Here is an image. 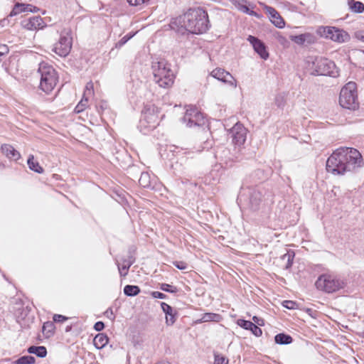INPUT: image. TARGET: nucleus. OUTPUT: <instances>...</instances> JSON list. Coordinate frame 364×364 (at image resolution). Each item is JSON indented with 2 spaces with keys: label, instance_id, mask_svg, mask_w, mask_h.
<instances>
[{
  "label": "nucleus",
  "instance_id": "a211bd4d",
  "mask_svg": "<svg viewBox=\"0 0 364 364\" xmlns=\"http://www.w3.org/2000/svg\"><path fill=\"white\" fill-rule=\"evenodd\" d=\"M39 11V9L32 4H22V3H16L12 11L10 13V16H16L21 13H28L32 12L35 13Z\"/></svg>",
  "mask_w": 364,
  "mask_h": 364
},
{
  "label": "nucleus",
  "instance_id": "dca6fc26",
  "mask_svg": "<svg viewBox=\"0 0 364 364\" xmlns=\"http://www.w3.org/2000/svg\"><path fill=\"white\" fill-rule=\"evenodd\" d=\"M247 41L261 58L267 60L269 58V53L267 50L266 46L261 40L253 36H249Z\"/></svg>",
  "mask_w": 364,
  "mask_h": 364
},
{
  "label": "nucleus",
  "instance_id": "20e7f679",
  "mask_svg": "<svg viewBox=\"0 0 364 364\" xmlns=\"http://www.w3.org/2000/svg\"><path fill=\"white\" fill-rule=\"evenodd\" d=\"M309 68L314 75H328L337 77L338 70L333 61L323 57H310L308 60Z\"/></svg>",
  "mask_w": 364,
  "mask_h": 364
},
{
  "label": "nucleus",
  "instance_id": "de8ad7c7",
  "mask_svg": "<svg viewBox=\"0 0 364 364\" xmlns=\"http://www.w3.org/2000/svg\"><path fill=\"white\" fill-rule=\"evenodd\" d=\"M9 48L6 45L0 44V62L1 61L2 57H4L9 53Z\"/></svg>",
  "mask_w": 364,
  "mask_h": 364
},
{
  "label": "nucleus",
  "instance_id": "ea45409f",
  "mask_svg": "<svg viewBox=\"0 0 364 364\" xmlns=\"http://www.w3.org/2000/svg\"><path fill=\"white\" fill-rule=\"evenodd\" d=\"M290 39L299 46H305L304 33L297 36H290Z\"/></svg>",
  "mask_w": 364,
  "mask_h": 364
},
{
  "label": "nucleus",
  "instance_id": "a878e982",
  "mask_svg": "<svg viewBox=\"0 0 364 364\" xmlns=\"http://www.w3.org/2000/svg\"><path fill=\"white\" fill-rule=\"evenodd\" d=\"M134 258L132 256H129L128 259H124V264L120 267L118 265L119 272L121 277H125L128 274L129 267L134 264Z\"/></svg>",
  "mask_w": 364,
  "mask_h": 364
},
{
  "label": "nucleus",
  "instance_id": "6e6552de",
  "mask_svg": "<svg viewBox=\"0 0 364 364\" xmlns=\"http://www.w3.org/2000/svg\"><path fill=\"white\" fill-rule=\"evenodd\" d=\"M315 285L319 290L333 293L345 287V282L335 275L323 274L318 277Z\"/></svg>",
  "mask_w": 364,
  "mask_h": 364
},
{
  "label": "nucleus",
  "instance_id": "4468645a",
  "mask_svg": "<svg viewBox=\"0 0 364 364\" xmlns=\"http://www.w3.org/2000/svg\"><path fill=\"white\" fill-rule=\"evenodd\" d=\"M22 26L30 31H36L43 28L46 24L40 16H32L21 21Z\"/></svg>",
  "mask_w": 364,
  "mask_h": 364
},
{
  "label": "nucleus",
  "instance_id": "9b49d317",
  "mask_svg": "<svg viewBox=\"0 0 364 364\" xmlns=\"http://www.w3.org/2000/svg\"><path fill=\"white\" fill-rule=\"evenodd\" d=\"M72 48V37L69 31L61 33L59 41L53 46L52 50L60 57L69 54Z\"/></svg>",
  "mask_w": 364,
  "mask_h": 364
},
{
  "label": "nucleus",
  "instance_id": "2eb2a0df",
  "mask_svg": "<svg viewBox=\"0 0 364 364\" xmlns=\"http://www.w3.org/2000/svg\"><path fill=\"white\" fill-rule=\"evenodd\" d=\"M94 94V85L90 81L86 84L85 89L83 92L82 98L75 108V112L80 113L85 109L87 106L88 99Z\"/></svg>",
  "mask_w": 364,
  "mask_h": 364
},
{
  "label": "nucleus",
  "instance_id": "09e8293b",
  "mask_svg": "<svg viewBox=\"0 0 364 364\" xmlns=\"http://www.w3.org/2000/svg\"><path fill=\"white\" fill-rule=\"evenodd\" d=\"M151 294L152 297H154L155 299H164L166 298V295L160 291H152Z\"/></svg>",
  "mask_w": 364,
  "mask_h": 364
},
{
  "label": "nucleus",
  "instance_id": "e433bc0d",
  "mask_svg": "<svg viewBox=\"0 0 364 364\" xmlns=\"http://www.w3.org/2000/svg\"><path fill=\"white\" fill-rule=\"evenodd\" d=\"M304 38L306 46L314 44L317 41V37L314 34L311 33H304Z\"/></svg>",
  "mask_w": 364,
  "mask_h": 364
},
{
  "label": "nucleus",
  "instance_id": "393cba45",
  "mask_svg": "<svg viewBox=\"0 0 364 364\" xmlns=\"http://www.w3.org/2000/svg\"><path fill=\"white\" fill-rule=\"evenodd\" d=\"M109 338L105 333H98L93 339V344L97 349L103 348L108 343Z\"/></svg>",
  "mask_w": 364,
  "mask_h": 364
},
{
  "label": "nucleus",
  "instance_id": "c9c22d12",
  "mask_svg": "<svg viewBox=\"0 0 364 364\" xmlns=\"http://www.w3.org/2000/svg\"><path fill=\"white\" fill-rule=\"evenodd\" d=\"M54 325L52 322L44 323L43 326V332L47 337H50L53 334Z\"/></svg>",
  "mask_w": 364,
  "mask_h": 364
},
{
  "label": "nucleus",
  "instance_id": "f3484780",
  "mask_svg": "<svg viewBox=\"0 0 364 364\" xmlns=\"http://www.w3.org/2000/svg\"><path fill=\"white\" fill-rule=\"evenodd\" d=\"M264 10L268 14L271 22L277 28H282L285 22L279 12L273 7L264 4Z\"/></svg>",
  "mask_w": 364,
  "mask_h": 364
},
{
  "label": "nucleus",
  "instance_id": "5fc2aeb1",
  "mask_svg": "<svg viewBox=\"0 0 364 364\" xmlns=\"http://www.w3.org/2000/svg\"><path fill=\"white\" fill-rule=\"evenodd\" d=\"M71 328H72V326H68L66 327V328H65V331H66V332H68V331H70L71 330Z\"/></svg>",
  "mask_w": 364,
  "mask_h": 364
},
{
  "label": "nucleus",
  "instance_id": "b1692460",
  "mask_svg": "<svg viewBox=\"0 0 364 364\" xmlns=\"http://www.w3.org/2000/svg\"><path fill=\"white\" fill-rule=\"evenodd\" d=\"M333 32H334V35L331 36L330 39L333 41L343 43L349 38L348 34L343 30L336 28L335 30H333Z\"/></svg>",
  "mask_w": 364,
  "mask_h": 364
},
{
  "label": "nucleus",
  "instance_id": "1a4fd4ad",
  "mask_svg": "<svg viewBox=\"0 0 364 364\" xmlns=\"http://www.w3.org/2000/svg\"><path fill=\"white\" fill-rule=\"evenodd\" d=\"M263 197V192L260 187H248L243 188L240 192L238 199L240 200L248 199L249 208L252 210H257L259 208Z\"/></svg>",
  "mask_w": 364,
  "mask_h": 364
},
{
  "label": "nucleus",
  "instance_id": "4c0bfd02",
  "mask_svg": "<svg viewBox=\"0 0 364 364\" xmlns=\"http://www.w3.org/2000/svg\"><path fill=\"white\" fill-rule=\"evenodd\" d=\"M160 289L172 294L177 293L178 291V289L176 287L166 283L160 284Z\"/></svg>",
  "mask_w": 364,
  "mask_h": 364
},
{
  "label": "nucleus",
  "instance_id": "9d476101",
  "mask_svg": "<svg viewBox=\"0 0 364 364\" xmlns=\"http://www.w3.org/2000/svg\"><path fill=\"white\" fill-rule=\"evenodd\" d=\"M188 127H202L205 124L203 114L193 105H188L182 119Z\"/></svg>",
  "mask_w": 364,
  "mask_h": 364
},
{
  "label": "nucleus",
  "instance_id": "a18cd8bd",
  "mask_svg": "<svg viewBox=\"0 0 364 364\" xmlns=\"http://www.w3.org/2000/svg\"><path fill=\"white\" fill-rule=\"evenodd\" d=\"M173 264L180 270H184L187 268V264L183 261H175Z\"/></svg>",
  "mask_w": 364,
  "mask_h": 364
},
{
  "label": "nucleus",
  "instance_id": "39448f33",
  "mask_svg": "<svg viewBox=\"0 0 364 364\" xmlns=\"http://www.w3.org/2000/svg\"><path fill=\"white\" fill-rule=\"evenodd\" d=\"M38 73L41 75L40 89L49 94L51 92L58 82V75L55 68L46 63L39 64Z\"/></svg>",
  "mask_w": 364,
  "mask_h": 364
},
{
  "label": "nucleus",
  "instance_id": "7ed1b4c3",
  "mask_svg": "<svg viewBox=\"0 0 364 364\" xmlns=\"http://www.w3.org/2000/svg\"><path fill=\"white\" fill-rule=\"evenodd\" d=\"M151 70L154 81L161 87L168 88L174 81V74L171 65L164 59L152 62Z\"/></svg>",
  "mask_w": 364,
  "mask_h": 364
},
{
  "label": "nucleus",
  "instance_id": "f8f14e48",
  "mask_svg": "<svg viewBox=\"0 0 364 364\" xmlns=\"http://www.w3.org/2000/svg\"><path fill=\"white\" fill-rule=\"evenodd\" d=\"M232 143L237 146L243 144L246 140L247 130L240 123H236L230 129Z\"/></svg>",
  "mask_w": 364,
  "mask_h": 364
},
{
  "label": "nucleus",
  "instance_id": "5701e85b",
  "mask_svg": "<svg viewBox=\"0 0 364 364\" xmlns=\"http://www.w3.org/2000/svg\"><path fill=\"white\" fill-rule=\"evenodd\" d=\"M294 257V252L293 251H287L280 257L279 260L283 263L282 265L284 269H288L291 267Z\"/></svg>",
  "mask_w": 364,
  "mask_h": 364
},
{
  "label": "nucleus",
  "instance_id": "49530a36",
  "mask_svg": "<svg viewBox=\"0 0 364 364\" xmlns=\"http://www.w3.org/2000/svg\"><path fill=\"white\" fill-rule=\"evenodd\" d=\"M283 306L288 309H294L296 306V303L293 301L286 300L283 302Z\"/></svg>",
  "mask_w": 364,
  "mask_h": 364
},
{
  "label": "nucleus",
  "instance_id": "603ef678",
  "mask_svg": "<svg viewBox=\"0 0 364 364\" xmlns=\"http://www.w3.org/2000/svg\"><path fill=\"white\" fill-rule=\"evenodd\" d=\"M355 37L357 39L364 43V31H360L355 33Z\"/></svg>",
  "mask_w": 364,
  "mask_h": 364
},
{
  "label": "nucleus",
  "instance_id": "f704fd0d",
  "mask_svg": "<svg viewBox=\"0 0 364 364\" xmlns=\"http://www.w3.org/2000/svg\"><path fill=\"white\" fill-rule=\"evenodd\" d=\"M335 28V27H320L318 32L322 36L330 39V36L334 35L333 30Z\"/></svg>",
  "mask_w": 364,
  "mask_h": 364
},
{
  "label": "nucleus",
  "instance_id": "58836bf2",
  "mask_svg": "<svg viewBox=\"0 0 364 364\" xmlns=\"http://www.w3.org/2000/svg\"><path fill=\"white\" fill-rule=\"evenodd\" d=\"M237 8L238 9L245 13V14H249L250 16H257V14L252 11V10H250L248 6L245 4H239L238 6H237Z\"/></svg>",
  "mask_w": 364,
  "mask_h": 364
},
{
  "label": "nucleus",
  "instance_id": "79ce46f5",
  "mask_svg": "<svg viewBox=\"0 0 364 364\" xmlns=\"http://www.w3.org/2000/svg\"><path fill=\"white\" fill-rule=\"evenodd\" d=\"M133 35H126L122 37L117 43L116 47L120 48L123 46L129 39L132 38Z\"/></svg>",
  "mask_w": 364,
  "mask_h": 364
},
{
  "label": "nucleus",
  "instance_id": "423d86ee",
  "mask_svg": "<svg viewBox=\"0 0 364 364\" xmlns=\"http://www.w3.org/2000/svg\"><path fill=\"white\" fill-rule=\"evenodd\" d=\"M340 105L346 109H355L358 107L357 86L355 82H348L341 90Z\"/></svg>",
  "mask_w": 364,
  "mask_h": 364
},
{
  "label": "nucleus",
  "instance_id": "c03bdc74",
  "mask_svg": "<svg viewBox=\"0 0 364 364\" xmlns=\"http://www.w3.org/2000/svg\"><path fill=\"white\" fill-rule=\"evenodd\" d=\"M53 321L55 323H62L68 319V317L61 314H55L53 317Z\"/></svg>",
  "mask_w": 364,
  "mask_h": 364
},
{
  "label": "nucleus",
  "instance_id": "8fccbe9b",
  "mask_svg": "<svg viewBox=\"0 0 364 364\" xmlns=\"http://www.w3.org/2000/svg\"><path fill=\"white\" fill-rule=\"evenodd\" d=\"M94 328L97 331H101L105 328V323L102 321H97L95 323Z\"/></svg>",
  "mask_w": 364,
  "mask_h": 364
},
{
  "label": "nucleus",
  "instance_id": "0eeeda50",
  "mask_svg": "<svg viewBox=\"0 0 364 364\" xmlns=\"http://www.w3.org/2000/svg\"><path fill=\"white\" fill-rule=\"evenodd\" d=\"M159 109L154 105H146L141 112L139 127L149 131L156 128L160 122Z\"/></svg>",
  "mask_w": 364,
  "mask_h": 364
},
{
  "label": "nucleus",
  "instance_id": "2f4dec72",
  "mask_svg": "<svg viewBox=\"0 0 364 364\" xmlns=\"http://www.w3.org/2000/svg\"><path fill=\"white\" fill-rule=\"evenodd\" d=\"M27 163L31 170L38 173H41L43 172V168L40 166L38 161L34 160V157L33 155L29 156L27 160Z\"/></svg>",
  "mask_w": 364,
  "mask_h": 364
},
{
  "label": "nucleus",
  "instance_id": "bb28decb",
  "mask_svg": "<svg viewBox=\"0 0 364 364\" xmlns=\"http://www.w3.org/2000/svg\"><path fill=\"white\" fill-rule=\"evenodd\" d=\"M221 319V316L214 313H205L202 315L200 319L196 321L197 323H201L203 322L215 321L218 322Z\"/></svg>",
  "mask_w": 364,
  "mask_h": 364
},
{
  "label": "nucleus",
  "instance_id": "a19ab883",
  "mask_svg": "<svg viewBox=\"0 0 364 364\" xmlns=\"http://www.w3.org/2000/svg\"><path fill=\"white\" fill-rule=\"evenodd\" d=\"M228 360L223 355L215 354L214 364H228Z\"/></svg>",
  "mask_w": 364,
  "mask_h": 364
},
{
  "label": "nucleus",
  "instance_id": "6ab92c4d",
  "mask_svg": "<svg viewBox=\"0 0 364 364\" xmlns=\"http://www.w3.org/2000/svg\"><path fill=\"white\" fill-rule=\"evenodd\" d=\"M237 324L245 330H250L252 333L257 337H259L262 334V329L250 321L238 319L237 321Z\"/></svg>",
  "mask_w": 364,
  "mask_h": 364
},
{
  "label": "nucleus",
  "instance_id": "aec40b11",
  "mask_svg": "<svg viewBox=\"0 0 364 364\" xmlns=\"http://www.w3.org/2000/svg\"><path fill=\"white\" fill-rule=\"evenodd\" d=\"M161 307L164 313L166 314V325L172 326L176 322V312L169 304L165 302L161 303Z\"/></svg>",
  "mask_w": 364,
  "mask_h": 364
},
{
  "label": "nucleus",
  "instance_id": "3c124183",
  "mask_svg": "<svg viewBox=\"0 0 364 364\" xmlns=\"http://www.w3.org/2000/svg\"><path fill=\"white\" fill-rule=\"evenodd\" d=\"M252 320L254 321V323H255L257 326L264 325V320L261 318L254 316L252 317Z\"/></svg>",
  "mask_w": 364,
  "mask_h": 364
},
{
  "label": "nucleus",
  "instance_id": "f257e3e1",
  "mask_svg": "<svg viewBox=\"0 0 364 364\" xmlns=\"http://www.w3.org/2000/svg\"><path fill=\"white\" fill-rule=\"evenodd\" d=\"M363 165L361 154L355 149L340 147L326 161V171L333 175H344L355 171Z\"/></svg>",
  "mask_w": 364,
  "mask_h": 364
},
{
  "label": "nucleus",
  "instance_id": "ddd939ff",
  "mask_svg": "<svg viewBox=\"0 0 364 364\" xmlns=\"http://www.w3.org/2000/svg\"><path fill=\"white\" fill-rule=\"evenodd\" d=\"M211 76L220 80L223 82H226L230 85L236 87H237V81L232 77V75L228 71L225 70L223 68H215L214 69L211 73Z\"/></svg>",
  "mask_w": 364,
  "mask_h": 364
},
{
  "label": "nucleus",
  "instance_id": "7c9ffc66",
  "mask_svg": "<svg viewBox=\"0 0 364 364\" xmlns=\"http://www.w3.org/2000/svg\"><path fill=\"white\" fill-rule=\"evenodd\" d=\"M348 4L353 12L361 14L364 11V4L360 1L349 0Z\"/></svg>",
  "mask_w": 364,
  "mask_h": 364
},
{
  "label": "nucleus",
  "instance_id": "412c9836",
  "mask_svg": "<svg viewBox=\"0 0 364 364\" xmlns=\"http://www.w3.org/2000/svg\"><path fill=\"white\" fill-rule=\"evenodd\" d=\"M1 150L9 159L17 161L21 157L19 152L10 144H3L1 146Z\"/></svg>",
  "mask_w": 364,
  "mask_h": 364
},
{
  "label": "nucleus",
  "instance_id": "864d4df0",
  "mask_svg": "<svg viewBox=\"0 0 364 364\" xmlns=\"http://www.w3.org/2000/svg\"><path fill=\"white\" fill-rule=\"evenodd\" d=\"M278 40L281 43H284L287 41L286 38L283 36H279Z\"/></svg>",
  "mask_w": 364,
  "mask_h": 364
},
{
  "label": "nucleus",
  "instance_id": "cd10ccee",
  "mask_svg": "<svg viewBox=\"0 0 364 364\" xmlns=\"http://www.w3.org/2000/svg\"><path fill=\"white\" fill-rule=\"evenodd\" d=\"M222 161L227 168L232 166L235 161V157L230 154V150L224 149L220 156Z\"/></svg>",
  "mask_w": 364,
  "mask_h": 364
},
{
  "label": "nucleus",
  "instance_id": "37998d69",
  "mask_svg": "<svg viewBox=\"0 0 364 364\" xmlns=\"http://www.w3.org/2000/svg\"><path fill=\"white\" fill-rule=\"evenodd\" d=\"M274 103L279 108H282L284 106V97L278 95L275 97Z\"/></svg>",
  "mask_w": 364,
  "mask_h": 364
},
{
  "label": "nucleus",
  "instance_id": "72a5a7b5",
  "mask_svg": "<svg viewBox=\"0 0 364 364\" xmlns=\"http://www.w3.org/2000/svg\"><path fill=\"white\" fill-rule=\"evenodd\" d=\"M36 359L31 355H23L15 361L16 364H34Z\"/></svg>",
  "mask_w": 364,
  "mask_h": 364
},
{
  "label": "nucleus",
  "instance_id": "c756f323",
  "mask_svg": "<svg viewBox=\"0 0 364 364\" xmlns=\"http://www.w3.org/2000/svg\"><path fill=\"white\" fill-rule=\"evenodd\" d=\"M292 341L293 339L289 335L283 333H278L274 336L275 343L279 345L290 344Z\"/></svg>",
  "mask_w": 364,
  "mask_h": 364
},
{
  "label": "nucleus",
  "instance_id": "c85d7f7f",
  "mask_svg": "<svg viewBox=\"0 0 364 364\" xmlns=\"http://www.w3.org/2000/svg\"><path fill=\"white\" fill-rule=\"evenodd\" d=\"M28 352L31 354H35L39 358H45L47 355V350L45 346H31L28 348Z\"/></svg>",
  "mask_w": 364,
  "mask_h": 364
},
{
  "label": "nucleus",
  "instance_id": "f03ea898",
  "mask_svg": "<svg viewBox=\"0 0 364 364\" xmlns=\"http://www.w3.org/2000/svg\"><path fill=\"white\" fill-rule=\"evenodd\" d=\"M170 26L173 30L182 35L186 32L201 34L210 27L208 14L201 8L188 9L183 15L174 18Z\"/></svg>",
  "mask_w": 364,
  "mask_h": 364
},
{
  "label": "nucleus",
  "instance_id": "473e14b6",
  "mask_svg": "<svg viewBox=\"0 0 364 364\" xmlns=\"http://www.w3.org/2000/svg\"><path fill=\"white\" fill-rule=\"evenodd\" d=\"M140 293V288L136 285L127 284L124 287V294L127 296H135Z\"/></svg>",
  "mask_w": 364,
  "mask_h": 364
},
{
  "label": "nucleus",
  "instance_id": "4be33fe9",
  "mask_svg": "<svg viewBox=\"0 0 364 364\" xmlns=\"http://www.w3.org/2000/svg\"><path fill=\"white\" fill-rule=\"evenodd\" d=\"M154 177H151L148 172H142L139 179V185L144 188H154Z\"/></svg>",
  "mask_w": 364,
  "mask_h": 364
}]
</instances>
